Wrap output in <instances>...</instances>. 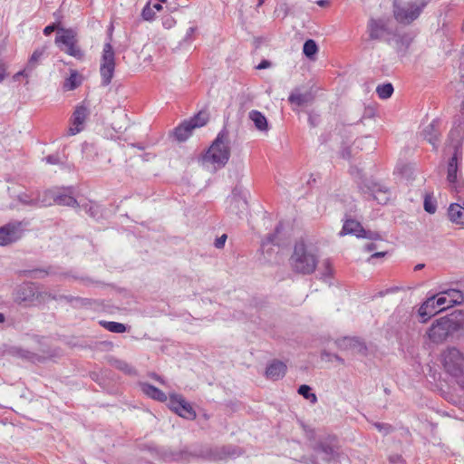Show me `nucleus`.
Here are the masks:
<instances>
[{"instance_id":"obj_1","label":"nucleus","mask_w":464,"mask_h":464,"mask_svg":"<svg viewBox=\"0 0 464 464\" xmlns=\"http://www.w3.org/2000/svg\"><path fill=\"white\" fill-rule=\"evenodd\" d=\"M318 265V254L314 247L304 240L295 242L289 257V266L293 272L300 275L313 274Z\"/></svg>"},{"instance_id":"obj_2","label":"nucleus","mask_w":464,"mask_h":464,"mask_svg":"<svg viewBox=\"0 0 464 464\" xmlns=\"http://www.w3.org/2000/svg\"><path fill=\"white\" fill-rule=\"evenodd\" d=\"M462 327L463 322L459 315L451 314L436 319L427 330V336L433 343H442Z\"/></svg>"},{"instance_id":"obj_3","label":"nucleus","mask_w":464,"mask_h":464,"mask_svg":"<svg viewBox=\"0 0 464 464\" xmlns=\"http://www.w3.org/2000/svg\"><path fill=\"white\" fill-rule=\"evenodd\" d=\"M445 372L464 390V353L456 347H449L441 354Z\"/></svg>"},{"instance_id":"obj_4","label":"nucleus","mask_w":464,"mask_h":464,"mask_svg":"<svg viewBox=\"0 0 464 464\" xmlns=\"http://www.w3.org/2000/svg\"><path fill=\"white\" fill-rule=\"evenodd\" d=\"M230 157L228 131L222 130L212 142L205 155L203 160L211 163L217 169L224 167Z\"/></svg>"},{"instance_id":"obj_5","label":"nucleus","mask_w":464,"mask_h":464,"mask_svg":"<svg viewBox=\"0 0 464 464\" xmlns=\"http://www.w3.org/2000/svg\"><path fill=\"white\" fill-rule=\"evenodd\" d=\"M426 5L425 0H394L393 16L399 24L409 25L420 17Z\"/></svg>"},{"instance_id":"obj_6","label":"nucleus","mask_w":464,"mask_h":464,"mask_svg":"<svg viewBox=\"0 0 464 464\" xmlns=\"http://www.w3.org/2000/svg\"><path fill=\"white\" fill-rule=\"evenodd\" d=\"M55 44L65 53L77 60L84 58V52L78 44L77 33L73 29L57 28Z\"/></svg>"},{"instance_id":"obj_7","label":"nucleus","mask_w":464,"mask_h":464,"mask_svg":"<svg viewBox=\"0 0 464 464\" xmlns=\"http://www.w3.org/2000/svg\"><path fill=\"white\" fill-rule=\"evenodd\" d=\"M313 450L323 455V460L327 464L341 463L342 453L340 451L339 440L335 435H326L320 438L314 445Z\"/></svg>"},{"instance_id":"obj_8","label":"nucleus","mask_w":464,"mask_h":464,"mask_svg":"<svg viewBox=\"0 0 464 464\" xmlns=\"http://www.w3.org/2000/svg\"><path fill=\"white\" fill-rule=\"evenodd\" d=\"M111 34L108 36V42L104 44L101 64L100 73L102 85L107 86L111 83L115 70V53L111 44Z\"/></svg>"},{"instance_id":"obj_9","label":"nucleus","mask_w":464,"mask_h":464,"mask_svg":"<svg viewBox=\"0 0 464 464\" xmlns=\"http://www.w3.org/2000/svg\"><path fill=\"white\" fill-rule=\"evenodd\" d=\"M360 188L368 199H373L381 205L387 204L391 199L390 189L382 184L367 181Z\"/></svg>"},{"instance_id":"obj_10","label":"nucleus","mask_w":464,"mask_h":464,"mask_svg":"<svg viewBox=\"0 0 464 464\" xmlns=\"http://www.w3.org/2000/svg\"><path fill=\"white\" fill-rule=\"evenodd\" d=\"M462 156L460 145L454 146V151L448 162L447 181L451 189L459 191V180L458 179L459 160Z\"/></svg>"},{"instance_id":"obj_11","label":"nucleus","mask_w":464,"mask_h":464,"mask_svg":"<svg viewBox=\"0 0 464 464\" xmlns=\"http://www.w3.org/2000/svg\"><path fill=\"white\" fill-rule=\"evenodd\" d=\"M169 407L171 411L182 418L188 420H194L196 418L195 411L182 395L175 393L170 394Z\"/></svg>"},{"instance_id":"obj_12","label":"nucleus","mask_w":464,"mask_h":464,"mask_svg":"<svg viewBox=\"0 0 464 464\" xmlns=\"http://www.w3.org/2000/svg\"><path fill=\"white\" fill-rule=\"evenodd\" d=\"M227 209L228 213L240 217L247 210V200L246 194L239 188H235L232 194L227 198Z\"/></svg>"},{"instance_id":"obj_13","label":"nucleus","mask_w":464,"mask_h":464,"mask_svg":"<svg viewBox=\"0 0 464 464\" xmlns=\"http://www.w3.org/2000/svg\"><path fill=\"white\" fill-rule=\"evenodd\" d=\"M23 236L22 222H10L0 227V246L12 244Z\"/></svg>"},{"instance_id":"obj_14","label":"nucleus","mask_w":464,"mask_h":464,"mask_svg":"<svg viewBox=\"0 0 464 464\" xmlns=\"http://www.w3.org/2000/svg\"><path fill=\"white\" fill-rule=\"evenodd\" d=\"M45 195L50 199H53V203L57 205L68 207L78 206L77 200L72 197V188L49 189L45 192Z\"/></svg>"},{"instance_id":"obj_15","label":"nucleus","mask_w":464,"mask_h":464,"mask_svg":"<svg viewBox=\"0 0 464 464\" xmlns=\"http://www.w3.org/2000/svg\"><path fill=\"white\" fill-rule=\"evenodd\" d=\"M354 235L357 237H364V238H371V239H377L380 238V236L375 232L366 231L359 223L358 221H355L353 219H347L343 228L340 232L341 236L343 235Z\"/></svg>"},{"instance_id":"obj_16","label":"nucleus","mask_w":464,"mask_h":464,"mask_svg":"<svg viewBox=\"0 0 464 464\" xmlns=\"http://www.w3.org/2000/svg\"><path fill=\"white\" fill-rule=\"evenodd\" d=\"M438 295V304L442 305L443 310L453 305L461 304L464 302V295L457 289H448Z\"/></svg>"},{"instance_id":"obj_17","label":"nucleus","mask_w":464,"mask_h":464,"mask_svg":"<svg viewBox=\"0 0 464 464\" xmlns=\"http://www.w3.org/2000/svg\"><path fill=\"white\" fill-rule=\"evenodd\" d=\"M89 115L88 109L80 105L77 106L71 119V126L67 130L68 136H73L81 132L83 130V124Z\"/></svg>"},{"instance_id":"obj_18","label":"nucleus","mask_w":464,"mask_h":464,"mask_svg":"<svg viewBox=\"0 0 464 464\" xmlns=\"http://www.w3.org/2000/svg\"><path fill=\"white\" fill-rule=\"evenodd\" d=\"M367 32L372 40H381L388 33V21L384 18H371L367 24Z\"/></svg>"},{"instance_id":"obj_19","label":"nucleus","mask_w":464,"mask_h":464,"mask_svg":"<svg viewBox=\"0 0 464 464\" xmlns=\"http://www.w3.org/2000/svg\"><path fill=\"white\" fill-rule=\"evenodd\" d=\"M440 311H443V307L438 304V295H432L420 305L419 314L423 318L422 322H426L428 318Z\"/></svg>"},{"instance_id":"obj_20","label":"nucleus","mask_w":464,"mask_h":464,"mask_svg":"<svg viewBox=\"0 0 464 464\" xmlns=\"http://www.w3.org/2000/svg\"><path fill=\"white\" fill-rule=\"evenodd\" d=\"M286 372V365L278 360L272 361L266 369V376L267 379L276 381L285 376Z\"/></svg>"},{"instance_id":"obj_21","label":"nucleus","mask_w":464,"mask_h":464,"mask_svg":"<svg viewBox=\"0 0 464 464\" xmlns=\"http://www.w3.org/2000/svg\"><path fill=\"white\" fill-rule=\"evenodd\" d=\"M339 346L343 349H350L354 353H365L366 346L358 338L355 337H344L339 341Z\"/></svg>"},{"instance_id":"obj_22","label":"nucleus","mask_w":464,"mask_h":464,"mask_svg":"<svg viewBox=\"0 0 464 464\" xmlns=\"http://www.w3.org/2000/svg\"><path fill=\"white\" fill-rule=\"evenodd\" d=\"M424 139L430 142L434 149L438 147L440 141V130L438 129V122L433 121L428 126H426L422 131Z\"/></svg>"},{"instance_id":"obj_23","label":"nucleus","mask_w":464,"mask_h":464,"mask_svg":"<svg viewBox=\"0 0 464 464\" xmlns=\"http://www.w3.org/2000/svg\"><path fill=\"white\" fill-rule=\"evenodd\" d=\"M140 387L141 392L148 397L161 402L167 401V395L155 386L147 382H140Z\"/></svg>"},{"instance_id":"obj_24","label":"nucleus","mask_w":464,"mask_h":464,"mask_svg":"<svg viewBox=\"0 0 464 464\" xmlns=\"http://www.w3.org/2000/svg\"><path fill=\"white\" fill-rule=\"evenodd\" d=\"M448 216L453 223L464 225V205L451 204L448 209Z\"/></svg>"},{"instance_id":"obj_25","label":"nucleus","mask_w":464,"mask_h":464,"mask_svg":"<svg viewBox=\"0 0 464 464\" xmlns=\"http://www.w3.org/2000/svg\"><path fill=\"white\" fill-rule=\"evenodd\" d=\"M249 119L254 122L255 127L260 131H267L268 122L266 116L256 110H252L248 113Z\"/></svg>"},{"instance_id":"obj_26","label":"nucleus","mask_w":464,"mask_h":464,"mask_svg":"<svg viewBox=\"0 0 464 464\" xmlns=\"http://www.w3.org/2000/svg\"><path fill=\"white\" fill-rule=\"evenodd\" d=\"M45 50L44 48L36 49L34 51L32 55L30 56L26 65L24 66L25 70L32 75L33 72L39 66L41 63L42 57L44 53Z\"/></svg>"},{"instance_id":"obj_27","label":"nucleus","mask_w":464,"mask_h":464,"mask_svg":"<svg viewBox=\"0 0 464 464\" xmlns=\"http://www.w3.org/2000/svg\"><path fill=\"white\" fill-rule=\"evenodd\" d=\"M193 126L185 121L174 130V136L179 141L186 140L192 133Z\"/></svg>"},{"instance_id":"obj_28","label":"nucleus","mask_w":464,"mask_h":464,"mask_svg":"<svg viewBox=\"0 0 464 464\" xmlns=\"http://www.w3.org/2000/svg\"><path fill=\"white\" fill-rule=\"evenodd\" d=\"M288 101L292 104L303 106L304 104L309 103L312 101V95L310 92L301 93L298 91H294L289 95Z\"/></svg>"},{"instance_id":"obj_29","label":"nucleus","mask_w":464,"mask_h":464,"mask_svg":"<svg viewBox=\"0 0 464 464\" xmlns=\"http://www.w3.org/2000/svg\"><path fill=\"white\" fill-rule=\"evenodd\" d=\"M236 455V450L231 449V447H223L221 449V453L219 454L217 450H209L205 454H201L200 456L204 458H208L212 459H222V456H234Z\"/></svg>"},{"instance_id":"obj_30","label":"nucleus","mask_w":464,"mask_h":464,"mask_svg":"<svg viewBox=\"0 0 464 464\" xmlns=\"http://www.w3.org/2000/svg\"><path fill=\"white\" fill-rule=\"evenodd\" d=\"M282 230V224H278L276 227V229H275V233L273 234H270L268 235L263 241H262V249L265 251L266 250V247L270 246V245H273V246H279L280 245V240L278 238V234L281 232Z\"/></svg>"},{"instance_id":"obj_31","label":"nucleus","mask_w":464,"mask_h":464,"mask_svg":"<svg viewBox=\"0 0 464 464\" xmlns=\"http://www.w3.org/2000/svg\"><path fill=\"white\" fill-rule=\"evenodd\" d=\"M111 364L114 368L123 372L124 373H126L128 375H136V370L125 361L119 360V359H111Z\"/></svg>"},{"instance_id":"obj_32","label":"nucleus","mask_w":464,"mask_h":464,"mask_svg":"<svg viewBox=\"0 0 464 464\" xmlns=\"http://www.w3.org/2000/svg\"><path fill=\"white\" fill-rule=\"evenodd\" d=\"M81 79L76 71H71L70 76L65 80L63 87L66 90L72 91L81 84Z\"/></svg>"},{"instance_id":"obj_33","label":"nucleus","mask_w":464,"mask_h":464,"mask_svg":"<svg viewBox=\"0 0 464 464\" xmlns=\"http://www.w3.org/2000/svg\"><path fill=\"white\" fill-rule=\"evenodd\" d=\"M209 120L208 113L207 111H199L193 118H191L188 121L193 128H200L204 126Z\"/></svg>"},{"instance_id":"obj_34","label":"nucleus","mask_w":464,"mask_h":464,"mask_svg":"<svg viewBox=\"0 0 464 464\" xmlns=\"http://www.w3.org/2000/svg\"><path fill=\"white\" fill-rule=\"evenodd\" d=\"M317 52L318 47L314 40L309 39L304 42L303 46V53L307 58L314 60Z\"/></svg>"},{"instance_id":"obj_35","label":"nucleus","mask_w":464,"mask_h":464,"mask_svg":"<svg viewBox=\"0 0 464 464\" xmlns=\"http://www.w3.org/2000/svg\"><path fill=\"white\" fill-rule=\"evenodd\" d=\"M100 324L108 331L121 334L126 331L125 324L118 322L101 321Z\"/></svg>"},{"instance_id":"obj_36","label":"nucleus","mask_w":464,"mask_h":464,"mask_svg":"<svg viewBox=\"0 0 464 464\" xmlns=\"http://www.w3.org/2000/svg\"><path fill=\"white\" fill-rule=\"evenodd\" d=\"M393 86L392 83L380 84L376 88V93L381 99H388L393 93Z\"/></svg>"},{"instance_id":"obj_37","label":"nucleus","mask_w":464,"mask_h":464,"mask_svg":"<svg viewBox=\"0 0 464 464\" xmlns=\"http://www.w3.org/2000/svg\"><path fill=\"white\" fill-rule=\"evenodd\" d=\"M298 393L304 398L309 400L312 403H315L317 401L316 395L311 392L310 386L306 384H303L298 388Z\"/></svg>"},{"instance_id":"obj_38","label":"nucleus","mask_w":464,"mask_h":464,"mask_svg":"<svg viewBox=\"0 0 464 464\" xmlns=\"http://www.w3.org/2000/svg\"><path fill=\"white\" fill-rule=\"evenodd\" d=\"M84 211L89 214L92 218H98L100 215V208L98 205L90 202L82 206Z\"/></svg>"},{"instance_id":"obj_39","label":"nucleus","mask_w":464,"mask_h":464,"mask_svg":"<svg viewBox=\"0 0 464 464\" xmlns=\"http://www.w3.org/2000/svg\"><path fill=\"white\" fill-rule=\"evenodd\" d=\"M156 12L151 7V1H150L142 9L141 15L146 21H152L155 17Z\"/></svg>"},{"instance_id":"obj_40","label":"nucleus","mask_w":464,"mask_h":464,"mask_svg":"<svg viewBox=\"0 0 464 464\" xmlns=\"http://www.w3.org/2000/svg\"><path fill=\"white\" fill-rule=\"evenodd\" d=\"M424 209L430 214H434L436 212V202L429 196H426L424 198Z\"/></svg>"},{"instance_id":"obj_41","label":"nucleus","mask_w":464,"mask_h":464,"mask_svg":"<svg viewBox=\"0 0 464 464\" xmlns=\"http://www.w3.org/2000/svg\"><path fill=\"white\" fill-rule=\"evenodd\" d=\"M324 272L322 273V278L326 280L333 275V266L329 259H325L323 262Z\"/></svg>"},{"instance_id":"obj_42","label":"nucleus","mask_w":464,"mask_h":464,"mask_svg":"<svg viewBox=\"0 0 464 464\" xmlns=\"http://www.w3.org/2000/svg\"><path fill=\"white\" fill-rule=\"evenodd\" d=\"M176 24V20L172 17V16H165L162 18V25L166 28V29H170L172 28Z\"/></svg>"},{"instance_id":"obj_43","label":"nucleus","mask_w":464,"mask_h":464,"mask_svg":"<svg viewBox=\"0 0 464 464\" xmlns=\"http://www.w3.org/2000/svg\"><path fill=\"white\" fill-rule=\"evenodd\" d=\"M374 427L381 432L388 434L392 430V426L386 423H374Z\"/></svg>"},{"instance_id":"obj_44","label":"nucleus","mask_w":464,"mask_h":464,"mask_svg":"<svg viewBox=\"0 0 464 464\" xmlns=\"http://www.w3.org/2000/svg\"><path fill=\"white\" fill-rule=\"evenodd\" d=\"M227 237L226 234H223L221 237H218L215 242H214V246L215 247L218 248V249H221L224 247L225 246V243H226V240H227Z\"/></svg>"},{"instance_id":"obj_45","label":"nucleus","mask_w":464,"mask_h":464,"mask_svg":"<svg viewBox=\"0 0 464 464\" xmlns=\"http://www.w3.org/2000/svg\"><path fill=\"white\" fill-rule=\"evenodd\" d=\"M21 76H24V77H30L31 74L25 70V68H24L23 70L19 71L18 72H16L14 76H13V80L14 82H17L20 80V77Z\"/></svg>"},{"instance_id":"obj_46","label":"nucleus","mask_w":464,"mask_h":464,"mask_svg":"<svg viewBox=\"0 0 464 464\" xmlns=\"http://www.w3.org/2000/svg\"><path fill=\"white\" fill-rule=\"evenodd\" d=\"M45 161L48 164L56 165L60 163V158L58 155H49L45 158Z\"/></svg>"},{"instance_id":"obj_47","label":"nucleus","mask_w":464,"mask_h":464,"mask_svg":"<svg viewBox=\"0 0 464 464\" xmlns=\"http://www.w3.org/2000/svg\"><path fill=\"white\" fill-rule=\"evenodd\" d=\"M330 357H333L334 358L336 361L340 362H343V360L342 358H340L338 355L336 354H334V355H331L329 353H326V352H324L322 353V359H327L328 361H331L332 358Z\"/></svg>"},{"instance_id":"obj_48","label":"nucleus","mask_w":464,"mask_h":464,"mask_svg":"<svg viewBox=\"0 0 464 464\" xmlns=\"http://www.w3.org/2000/svg\"><path fill=\"white\" fill-rule=\"evenodd\" d=\"M19 200L27 205H36V202H37L35 199H27L26 195L19 196Z\"/></svg>"},{"instance_id":"obj_49","label":"nucleus","mask_w":464,"mask_h":464,"mask_svg":"<svg viewBox=\"0 0 464 464\" xmlns=\"http://www.w3.org/2000/svg\"><path fill=\"white\" fill-rule=\"evenodd\" d=\"M60 299H64L66 300L68 303H72V302H81V299L78 298V297H74V296H72V295H61L60 296Z\"/></svg>"},{"instance_id":"obj_50","label":"nucleus","mask_w":464,"mask_h":464,"mask_svg":"<svg viewBox=\"0 0 464 464\" xmlns=\"http://www.w3.org/2000/svg\"><path fill=\"white\" fill-rule=\"evenodd\" d=\"M271 66V63L267 60H263L257 66H256V69L257 70H263V69H266V68H269Z\"/></svg>"},{"instance_id":"obj_51","label":"nucleus","mask_w":464,"mask_h":464,"mask_svg":"<svg viewBox=\"0 0 464 464\" xmlns=\"http://www.w3.org/2000/svg\"><path fill=\"white\" fill-rule=\"evenodd\" d=\"M5 72L6 68L4 63L0 61V82L5 79Z\"/></svg>"},{"instance_id":"obj_52","label":"nucleus","mask_w":464,"mask_h":464,"mask_svg":"<svg viewBox=\"0 0 464 464\" xmlns=\"http://www.w3.org/2000/svg\"><path fill=\"white\" fill-rule=\"evenodd\" d=\"M56 29V26L54 24H50V25H47L44 29V34L45 35H49L52 32H53L54 30Z\"/></svg>"},{"instance_id":"obj_53","label":"nucleus","mask_w":464,"mask_h":464,"mask_svg":"<svg viewBox=\"0 0 464 464\" xmlns=\"http://www.w3.org/2000/svg\"><path fill=\"white\" fill-rule=\"evenodd\" d=\"M196 31V27H189L188 30H187V33H186V40H188L192 37V35L194 34Z\"/></svg>"},{"instance_id":"obj_54","label":"nucleus","mask_w":464,"mask_h":464,"mask_svg":"<svg viewBox=\"0 0 464 464\" xmlns=\"http://www.w3.org/2000/svg\"><path fill=\"white\" fill-rule=\"evenodd\" d=\"M151 7H152L153 11L160 12L162 10L161 4L157 1L155 3H151Z\"/></svg>"},{"instance_id":"obj_55","label":"nucleus","mask_w":464,"mask_h":464,"mask_svg":"<svg viewBox=\"0 0 464 464\" xmlns=\"http://www.w3.org/2000/svg\"><path fill=\"white\" fill-rule=\"evenodd\" d=\"M376 248V245L374 243H369L365 245L364 249L366 252L373 251Z\"/></svg>"},{"instance_id":"obj_56","label":"nucleus","mask_w":464,"mask_h":464,"mask_svg":"<svg viewBox=\"0 0 464 464\" xmlns=\"http://www.w3.org/2000/svg\"><path fill=\"white\" fill-rule=\"evenodd\" d=\"M386 255V252H375L374 254H372L370 257V259H374V258H377V257H381V256H384Z\"/></svg>"},{"instance_id":"obj_57","label":"nucleus","mask_w":464,"mask_h":464,"mask_svg":"<svg viewBox=\"0 0 464 464\" xmlns=\"http://www.w3.org/2000/svg\"><path fill=\"white\" fill-rule=\"evenodd\" d=\"M156 1H157V2H159V3H160V4H161V3H165V4H167L166 8H167L169 12H173V11L176 9V7L170 6V5L167 3V0H156Z\"/></svg>"},{"instance_id":"obj_58","label":"nucleus","mask_w":464,"mask_h":464,"mask_svg":"<svg viewBox=\"0 0 464 464\" xmlns=\"http://www.w3.org/2000/svg\"><path fill=\"white\" fill-rule=\"evenodd\" d=\"M154 380L160 382V383H164V381L162 380V378L160 376H159L158 374L156 373H152L150 375Z\"/></svg>"},{"instance_id":"obj_59","label":"nucleus","mask_w":464,"mask_h":464,"mask_svg":"<svg viewBox=\"0 0 464 464\" xmlns=\"http://www.w3.org/2000/svg\"><path fill=\"white\" fill-rule=\"evenodd\" d=\"M328 0H318L316 2V4L319 5V6H325L326 5H328Z\"/></svg>"},{"instance_id":"obj_60","label":"nucleus","mask_w":464,"mask_h":464,"mask_svg":"<svg viewBox=\"0 0 464 464\" xmlns=\"http://www.w3.org/2000/svg\"><path fill=\"white\" fill-rule=\"evenodd\" d=\"M281 8L284 10V17H285L287 15V5H286V4L282 5Z\"/></svg>"},{"instance_id":"obj_61","label":"nucleus","mask_w":464,"mask_h":464,"mask_svg":"<svg viewBox=\"0 0 464 464\" xmlns=\"http://www.w3.org/2000/svg\"><path fill=\"white\" fill-rule=\"evenodd\" d=\"M183 454H186V453H185V452H181V453L179 454V456H173V457H171V459H179L183 458V457H182V456H183Z\"/></svg>"},{"instance_id":"obj_62","label":"nucleus","mask_w":464,"mask_h":464,"mask_svg":"<svg viewBox=\"0 0 464 464\" xmlns=\"http://www.w3.org/2000/svg\"><path fill=\"white\" fill-rule=\"evenodd\" d=\"M424 267V265L423 264H418L416 266H415V270H420Z\"/></svg>"},{"instance_id":"obj_63","label":"nucleus","mask_w":464,"mask_h":464,"mask_svg":"<svg viewBox=\"0 0 464 464\" xmlns=\"http://www.w3.org/2000/svg\"><path fill=\"white\" fill-rule=\"evenodd\" d=\"M5 321V316L3 314H0V323H3Z\"/></svg>"},{"instance_id":"obj_64","label":"nucleus","mask_w":464,"mask_h":464,"mask_svg":"<svg viewBox=\"0 0 464 464\" xmlns=\"http://www.w3.org/2000/svg\"><path fill=\"white\" fill-rule=\"evenodd\" d=\"M264 3V0H258V5H261Z\"/></svg>"}]
</instances>
